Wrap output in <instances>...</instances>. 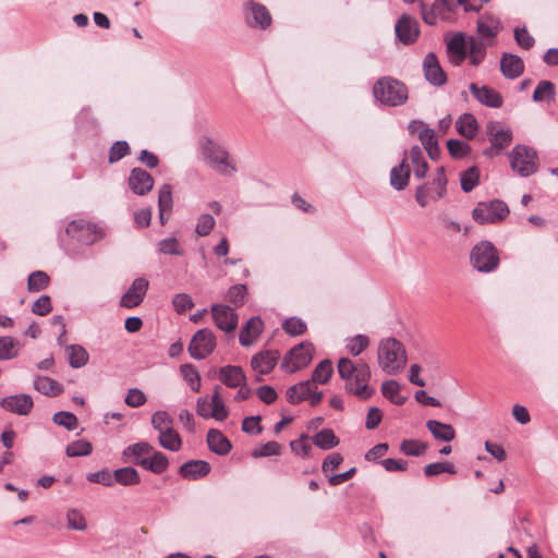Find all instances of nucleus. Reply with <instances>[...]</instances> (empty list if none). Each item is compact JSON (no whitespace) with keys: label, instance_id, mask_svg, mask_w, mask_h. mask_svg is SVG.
Masks as SVG:
<instances>
[{"label":"nucleus","instance_id":"obj_1","mask_svg":"<svg viewBox=\"0 0 558 558\" xmlns=\"http://www.w3.org/2000/svg\"><path fill=\"white\" fill-rule=\"evenodd\" d=\"M337 368L340 378L345 381L344 390L348 393L360 400H368L374 395L375 389L369 386L371 367L365 361L354 363L349 357H341Z\"/></svg>","mask_w":558,"mask_h":558},{"label":"nucleus","instance_id":"obj_2","mask_svg":"<svg viewBox=\"0 0 558 558\" xmlns=\"http://www.w3.org/2000/svg\"><path fill=\"white\" fill-rule=\"evenodd\" d=\"M408 356L404 345L396 338H386L378 344L377 362L381 371L388 375L401 373L407 365Z\"/></svg>","mask_w":558,"mask_h":558},{"label":"nucleus","instance_id":"obj_3","mask_svg":"<svg viewBox=\"0 0 558 558\" xmlns=\"http://www.w3.org/2000/svg\"><path fill=\"white\" fill-rule=\"evenodd\" d=\"M373 95L383 105L398 107L407 101L408 88L400 81L385 76L374 84Z\"/></svg>","mask_w":558,"mask_h":558},{"label":"nucleus","instance_id":"obj_4","mask_svg":"<svg viewBox=\"0 0 558 558\" xmlns=\"http://www.w3.org/2000/svg\"><path fill=\"white\" fill-rule=\"evenodd\" d=\"M511 169L522 178L534 174L538 169V155L533 147L515 145L509 153Z\"/></svg>","mask_w":558,"mask_h":558},{"label":"nucleus","instance_id":"obj_5","mask_svg":"<svg viewBox=\"0 0 558 558\" xmlns=\"http://www.w3.org/2000/svg\"><path fill=\"white\" fill-rule=\"evenodd\" d=\"M201 153L215 171L221 174L235 172V167L229 161L228 151L215 141L203 138L201 141Z\"/></svg>","mask_w":558,"mask_h":558},{"label":"nucleus","instance_id":"obj_6","mask_svg":"<svg viewBox=\"0 0 558 558\" xmlns=\"http://www.w3.org/2000/svg\"><path fill=\"white\" fill-rule=\"evenodd\" d=\"M485 133L490 142V146L484 149V156L493 158L498 156L502 149L507 148L513 138L511 129L499 121H488L485 126Z\"/></svg>","mask_w":558,"mask_h":558},{"label":"nucleus","instance_id":"obj_7","mask_svg":"<svg viewBox=\"0 0 558 558\" xmlns=\"http://www.w3.org/2000/svg\"><path fill=\"white\" fill-rule=\"evenodd\" d=\"M471 265L480 272H490L499 265L498 251L489 241H481L470 253Z\"/></svg>","mask_w":558,"mask_h":558},{"label":"nucleus","instance_id":"obj_8","mask_svg":"<svg viewBox=\"0 0 558 558\" xmlns=\"http://www.w3.org/2000/svg\"><path fill=\"white\" fill-rule=\"evenodd\" d=\"M509 214L507 204L499 199L478 203L472 210L473 219L481 223H495L504 220Z\"/></svg>","mask_w":558,"mask_h":558},{"label":"nucleus","instance_id":"obj_9","mask_svg":"<svg viewBox=\"0 0 558 558\" xmlns=\"http://www.w3.org/2000/svg\"><path fill=\"white\" fill-rule=\"evenodd\" d=\"M314 348L310 342H302L293 347L283 357L281 368L287 373H295L296 371L307 366L313 359Z\"/></svg>","mask_w":558,"mask_h":558},{"label":"nucleus","instance_id":"obj_10","mask_svg":"<svg viewBox=\"0 0 558 558\" xmlns=\"http://www.w3.org/2000/svg\"><path fill=\"white\" fill-rule=\"evenodd\" d=\"M216 348V338L214 332L208 329H199L192 337L189 344V353L195 360H204L210 355Z\"/></svg>","mask_w":558,"mask_h":558},{"label":"nucleus","instance_id":"obj_11","mask_svg":"<svg viewBox=\"0 0 558 558\" xmlns=\"http://www.w3.org/2000/svg\"><path fill=\"white\" fill-rule=\"evenodd\" d=\"M65 231L68 235L85 245H90L102 238V233L96 225L84 220H73Z\"/></svg>","mask_w":558,"mask_h":558},{"label":"nucleus","instance_id":"obj_12","mask_svg":"<svg viewBox=\"0 0 558 558\" xmlns=\"http://www.w3.org/2000/svg\"><path fill=\"white\" fill-rule=\"evenodd\" d=\"M244 17L250 27L260 29L267 28L272 22L268 9L254 1H248L244 4Z\"/></svg>","mask_w":558,"mask_h":558},{"label":"nucleus","instance_id":"obj_13","mask_svg":"<svg viewBox=\"0 0 558 558\" xmlns=\"http://www.w3.org/2000/svg\"><path fill=\"white\" fill-rule=\"evenodd\" d=\"M149 282L144 277L136 278L120 300V305L126 308L138 306L148 290Z\"/></svg>","mask_w":558,"mask_h":558},{"label":"nucleus","instance_id":"obj_14","mask_svg":"<svg viewBox=\"0 0 558 558\" xmlns=\"http://www.w3.org/2000/svg\"><path fill=\"white\" fill-rule=\"evenodd\" d=\"M215 325L225 332L233 331L238 326V314L228 305L215 304L211 306Z\"/></svg>","mask_w":558,"mask_h":558},{"label":"nucleus","instance_id":"obj_15","mask_svg":"<svg viewBox=\"0 0 558 558\" xmlns=\"http://www.w3.org/2000/svg\"><path fill=\"white\" fill-rule=\"evenodd\" d=\"M0 407L17 415H27L32 411L34 402L29 395L19 393L2 398Z\"/></svg>","mask_w":558,"mask_h":558},{"label":"nucleus","instance_id":"obj_16","mask_svg":"<svg viewBox=\"0 0 558 558\" xmlns=\"http://www.w3.org/2000/svg\"><path fill=\"white\" fill-rule=\"evenodd\" d=\"M278 359L279 353L275 350L263 351L252 357L251 366L258 374L256 378L257 381H262V376L269 374L274 369Z\"/></svg>","mask_w":558,"mask_h":558},{"label":"nucleus","instance_id":"obj_17","mask_svg":"<svg viewBox=\"0 0 558 558\" xmlns=\"http://www.w3.org/2000/svg\"><path fill=\"white\" fill-rule=\"evenodd\" d=\"M502 26L498 17L492 14L482 15L477 20V34L478 38L488 43V45H494L495 38L498 33L501 31Z\"/></svg>","mask_w":558,"mask_h":558},{"label":"nucleus","instance_id":"obj_18","mask_svg":"<svg viewBox=\"0 0 558 558\" xmlns=\"http://www.w3.org/2000/svg\"><path fill=\"white\" fill-rule=\"evenodd\" d=\"M397 38L404 45L413 44L420 34L418 23L409 15H402L395 26Z\"/></svg>","mask_w":558,"mask_h":558},{"label":"nucleus","instance_id":"obj_19","mask_svg":"<svg viewBox=\"0 0 558 558\" xmlns=\"http://www.w3.org/2000/svg\"><path fill=\"white\" fill-rule=\"evenodd\" d=\"M425 78L435 86H441L446 83L447 76L440 66L434 52H428L423 61Z\"/></svg>","mask_w":558,"mask_h":558},{"label":"nucleus","instance_id":"obj_20","mask_svg":"<svg viewBox=\"0 0 558 558\" xmlns=\"http://www.w3.org/2000/svg\"><path fill=\"white\" fill-rule=\"evenodd\" d=\"M154 186L153 177L142 168L131 170L129 177V187L136 195H145L151 191Z\"/></svg>","mask_w":558,"mask_h":558},{"label":"nucleus","instance_id":"obj_21","mask_svg":"<svg viewBox=\"0 0 558 558\" xmlns=\"http://www.w3.org/2000/svg\"><path fill=\"white\" fill-rule=\"evenodd\" d=\"M469 88L476 100L486 107L500 108L504 104L501 95L492 87H478L475 83H471Z\"/></svg>","mask_w":558,"mask_h":558},{"label":"nucleus","instance_id":"obj_22","mask_svg":"<svg viewBox=\"0 0 558 558\" xmlns=\"http://www.w3.org/2000/svg\"><path fill=\"white\" fill-rule=\"evenodd\" d=\"M133 462L155 474L163 473L169 466V460L167 456L160 451H156L155 449L149 453V457L143 458L141 460H134Z\"/></svg>","mask_w":558,"mask_h":558},{"label":"nucleus","instance_id":"obj_23","mask_svg":"<svg viewBox=\"0 0 558 558\" xmlns=\"http://www.w3.org/2000/svg\"><path fill=\"white\" fill-rule=\"evenodd\" d=\"M500 71L505 77L513 80L523 73L524 63L520 57L505 52L500 59Z\"/></svg>","mask_w":558,"mask_h":558},{"label":"nucleus","instance_id":"obj_24","mask_svg":"<svg viewBox=\"0 0 558 558\" xmlns=\"http://www.w3.org/2000/svg\"><path fill=\"white\" fill-rule=\"evenodd\" d=\"M218 377L229 388H238L245 384L246 376L241 366L227 365L219 369Z\"/></svg>","mask_w":558,"mask_h":558},{"label":"nucleus","instance_id":"obj_25","mask_svg":"<svg viewBox=\"0 0 558 558\" xmlns=\"http://www.w3.org/2000/svg\"><path fill=\"white\" fill-rule=\"evenodd\" d=\"M264 323L258 316H254L247 320L245 326L242 328L239 341L243 347L252 345L258 336L262 333Z\"/></svg>","mask_w":558,"mask_h":558},{"label":"nucleus","instance_id":"obj_26","mask_svg":"<svg viewBox=\"0 0 558 558\" xmlns=\"http://www.w3.org/2000/svg\"><path fill=\"white\" fill-rule=\"evenodd\" d=\"M210 472V465L204 460H190L180 466L179 473L187 480H197Z\"/></svg>","mask_w":558,"mask_h":558},{"label":"nucleus","instance_id":"obj_27","mask_svg":"<svg viewBox=\"0 0 558 558\" xmlns=\"http://www.w3.org/2000/svg\"><path fill=\"white\" fill-rule=\"evenodd\" d=\"M33 387L36 391L47 397H57L63 392V386L47 376H35Z\"/></svg>","mask_w":558,"mask_h":558},{"label":"nucleus","instance_id":"obj_28","mask_svg":"<svg viewBox=\"0 0 558 558\" xmlns=\"http://www.w3.org/2000/svg\"><path fill=\"white\" fill-rule=\"evenodd\" d=\"M207 444L209 449L219 456L228 454L232 448L230 440L218 429L208 430Z\"/></svg>","mask_w":558,"mask_h":558},{"label":"nucleus","instance_id":"obj_29","mask_svg":"<svg viewBox=\"0 0 558 558\" xmlns=\"http://www.w3.org/2000/svg\"><path fill=\"white\" fill-rule=\"evenodd\" d=\"M410 167L404 157L399 166L393 167L390 171V184L397 191L404 190L409 184Z\"/></svg>","mask_w":558,"mask_h":558},{"label":"nucleus","instance_id":"obj_30","mask_svg":"<svg viewBox=\"0 0 558 558\" xmlns=\"http://www.w3.org/2000/svg\"><path fill=\"white\" fill-rule=\"evenodd\" d=\"M426 427L436 440L449 442L454 439L456 432L450 424L436 420H428Z\"/></svg>","mask_w":558,"mask_h":558},{"label":"nucleus","instance_id":"obj_31","mask_svg":"<svg viewBox=\"0 0 558 558\" xmlns=\"http://www.w3.org/2000/svg\"><path fill=\"white\" fill-rule=\"evenodd\" d=\"M488 46V43L480 38L468 37V56L473 65H478L484 60Z\"/></svg>","mask_w":558,"mask_h":558},{"label":"nucleus","instance_id":"obj_32","mask_svg":"<svg viewBox=\"0 0 558 558\" xmlns=\"http://www.w3.org/2000/svg\"><path fill=\"white\" fill-rule=\"evenodd\" d=\"M313 385L314 384L312 380H306L291 386L287 390L288 401L291 404H296L304 400H307V398L311 396Z\"/></svg>","mask_w":558,"mask_h":558},{"label":"nucleus","instance_id":"obj_33","mask_svg":"<svg viewBox=\"0 0 558 558\" xmlns=\"http://www.w3.org/2000/svg\"><path fill=\"white\" fill-rule=\"evenodd\" d=\"M158 440L159 445L169 451L177 452L182 447V439L173 427L159 433Z\"/></svg>","mask_w":558,"mask_h":558},{"label":"nucleus","instance_id":"obj_34","mask_svg":"<svg viewBox=\"0 0 558 558\" xmlns=\"http://www.w3.org/2000/svg\"><path fill=\"white\" fill-rule=\"evenodd\" d=\"M401 386L398 381L390 379L381 384V393L393 404L402 405L407 401V397L400 395Z\"/></svg>","mask_w":558,"mask_h":558},{"label":"nucleus","instance_id":"obj_35","mask_svg":"<svg viewBox=\"0 0 558 558\" xmlns=\"http://www.w3.org/2000/svg\"><path fill=\"white\" fill-rule=\"evenodd\" d=\"M313 442L323 450H329L339 445V439L332 429L324 428L314 435Z\"/></svg>","mask_w":558,"mask_h":558},{"label":"nucleus","instance_id":"obj_36","mask_svg":"<svg viewBox=\"0 0 558 558\" xmlns=\"http://www.w3.org/2000/svg\"><path fill=\"white\" fill-rule=\"evenodd\" d=\"M66 353L69 364L73 368H81L88 362V353L82 345L71 344L66 347Z\"/></svg>","mask_w":558,"mask_h":558},{"label":"nucleus","instance_id":"obj_37","mask_svg":"<svg viewBox=\"0 0 558 558\" xmlns=\"http://www.w3.org/2000/svg\"><path fill=\"white\" fill-rule=\"evenodd\" d=\"M457 131L466 138H473L477 131L476 119L470 114L464 113L456 122Z\"/></svg>","mask_w":558,"mask_h":558},{"label":"nucleus","instance_id":"obj_38","mask_svg":"<svg viewBox=\"0 0 558 558\" xmlns=\"http://www.w3.org/2000/svg\"><path fill=\"white\" fill-rule=\"evenodd\" d=\"M114 482L123 486H132L140 483L141 477L138 472L132 466L118 469L113 472Z\"/></svg>","mask_w":558,"mask_h":558},{"label":"nucleus","instance_id":"obj_39","mask_svg":"<svg viewBox=\"0 0 558 558\" xmlns=\"http://www.w3.org/2000/svg\"><path fill=\"white\" fill-rule=\"evenodd\" d=\"M556 95V87L549 81H541L533 93V100L535 102H550Z\"/></svg>","mask_w":558,"mask_h":558},{"label":"nucleus","instance_id":"obj_40","mask_svg":"<svg viewBox=\"0 0 558 558\" xmlns=\"http://www.w3.org/2000/svg\"><path fill=\"white\" fill-rule=\"evenodd\" d=\"M153 450H154V447L151 445H149L146 441H140V442L128 446L123 450L122 454H123L125 461H130L131 457H134L135 460H141V459L145 458L144 457L145 454H149L150 452H153Z\"/></svg>","mask_w":558,"mask_h":558},{"label":"nucleus","instance_id":"obj_41","mask_svg":"<svg viewBox=\"0 0 558 558\" xmlns=\"http://www.w3.org/2000/svg\"><path fill=\"white\" fill-rule=\"evenodd\" d=\"M480 183V170L476 167H470L460 174V184L463 192L469 193Z\"/></svg>","mask_w":558,"mask_h":558},{"label":"nucleus","instance_id":"obj_42","mask_svg":"<svg viewBox=\"0 0 558 558\" xmlns=\"http://www.w3.org/2000/svg\"><path fill=\"white\" fill-rule=\"evenodd\" d=\"M333 373L332 364L329 360H323L314 369L311 380L313 384H326Z\"/></svg>","mask_w":558,"mask_h":558},{"label":"nucleus","instance_id":"obj_43","mask_svg":"<svg viewBox=\"0 0 558 558\" xmlns=\"http://www.w3.org/2000/svg\"><path fill=\"white\" fill-rule=\"evenodd\" d=\"M428 449V445L417 439H404L400 445V450L410 457L423 456Z\"/></svg>","mask_w":558,"mask_h":558},{"label":"nucleus","instance_id":"obj_44","mask_svg":"<svg viewBox=\"0 0 558 558\" xmlns=\"http://www.w3.org/2000/svg\"><path fill=\"white\" fill-rule=\"evenodd\" d=\"M220 388L217 386L214 389V393L211 396V412L209 413V417H214L217 421H223L228 416V411L226 409V405L223 401L220 398Z\"/></svg>","mask_w":558,"mask_h":558},{"label":"nucleus","instance_id":"obj_45","mask_svg":"<svg viewBox=\"0 0 558 558\" xmlns=\"http://www.w3.org/2000/svg\"><path fill=\"white\" fill-rule=\"evenodd\" d=\"M66 526L73 531H85L87 529V522L78 509L72 508L66 512Z\"/></svg>","mask_w":558,"mask_h":558},{"label":"nucleus","instance_id":"obj_46","mask_svg":"<svg viewBox=\"0 0 558 558\" xmlns=\"http://www.w3.org/2000/svg\"><path fill=\"white\" fill-rule=\"evenodd\" d=\"M93 451V446L89 441L85 439H78L72 441L66 446L65 452L68 457H85L90 454Z\"/></svg>","mask_w":558,"mask_h":558},{"label":"nucleus","instance_id":"obj_47","mask_svg":"<svg viewBox=\"0 0 558 558\" xmlns=\"http://www.w3.org/2000/svg\"><path fill=\"white\" fill-rule=\"evenodd\" d=\"M447 182L448 181L445 174V169L444 167H439L432 183H428L435 190V195H432L433 201L440 199L445 196L447 191Z\"/></svg>","mask_w":558,"mask_h":558},{"label":"nucleus","instance_id":"obj_48","mask_svg":"<svg viewBox=\"0 0 558 558\" xmlns=\"http://www.w3.org/2000/svg\"><path fill=\"white\" fill-rule=\"evenodd\" d=\"M48 283L49 276L45 271L36 270L28 276L27 289L29 292H38L46 289Z\"/></svg>","mask_w":558,"mask_h":558},{"label":"nucleus","instance_id":"obj_49","mask_svg":"<svg viewBox=\"0 0 558 558\" xmlns=\"http://www.w3.org/2000/svg\"><path fill=\"white\" fill-rule=\"evenodd\" d=\"M181 374L186 383L190 385L191 389L195 392L201 389V376L197 372L196 367L192 364H184L180 367Z\"/></svg>","mask_w":558,"mask_h":558},{"label":"nucleus","instance_id":"obj_50","mask_svg":"<svg viewBox=\"0 0 558 558\" xmlns=\"http://www.w3.org/2000/svg\"><path fill=\"white\" fill-rule=\"evenodd\" d=\"M151 426L158 433L163 432L165 429H170L173 427V418L167 411H156L151 415Z\"/></svg>","mask_w":558,"mask_h":558},{"label":"nucleus","instance_id":"obj_51","mask_svg":"<svg viewBox=\"0 0 558 558\" xmlns=\"http://www.w3.org/2000/svg\"><path fill=\"white\" fill-rule=\"evenodd\" d=\"M158 251L165 255H183V248L177 238H166L159 241Z\"/></svg>","mask_w":558,"mask_h":558},{"label":"nucleus","instance_id":"obj_52","mask_svg":"<svg viewBox=\"0 0 558 558\" xmlns=\"http://www.w3.org/2000/svg\"><path fill=\"white\" fill-rule=\"evenodd\" d=\"M456 468L450 462L429 463L424 468V474L427 477L436 476L441 473L456 474Z\"/></svg>","mask_w":558,"mask_h":558},{"label":"nucleus","instance_id":"obj_53","mask_svg":"<svg viewBox=\"0 0 558 558\" xmlns=\"http://www.w3.org/2000/svg\"><path fill=\"white\" fill-rule=\"evenodd\" d=\"M369 345V338L365 335H356L348 340L347 349L353 356L360 355Z\"/></svg>","mask_w":558,"mask_h":558},{"label":"nucleus","instance_id":"obj_54","mask_svg":"<svg viewBox=\"0 0 558 558\" xmlns=\"http://www.w3.org/2000/svg\"><path fill=\"white\" fill-rule=\"evenodd\" d=\"M52 421L54 424L63 426L68 430H74L77 427V417L68 411L57 412L53 415Z\"/></svg>","mask_w":558,"mask_h":558},{"label":"nucleus","instance_id":"obj_55","mask_svg":"<svg viewBox=\"0 0 558 558\" xmlns=\"http://www.w3.org/2000/svg\"><path fill=\"white\" fill-rule=\"evenodd\" d=\"M447 52L468 54V37H465L462 33L456 34L447 43Z\"/></svg>","mask_w":558,"mask_h":558},{"label":"nucleus","instance_id":"obj_56","mask_svg":"<svg viewBox=\"0 0 558 558\" xmlns=\"http://www.w3.org/2000/svg\"><path fill=\"white\" fill-rule=\"evenodd\" d=\"M215 225H216V220H215V218L211 215H209V214H202L197 218V222H196V227H195V232L199 236H206V235H208L213 231Z\"/></svg>","mask_w":558,"mask_h":558},{"label":"nucleus","instance_id":"obj_57","mask_svg":"<svg viewBox=\"0 0 558 558\" xmlns=\"http://www.w3.org/2000/svg\"><path fill=\"white\" fill-rule=\"evenodd\" d=\"M17 342L12 337H0V360H11L17 355Z\"/></svg>","mask_w":558,"mask_h":558},{"label":"nucleus","instance_id":"obj_58","mask_svg":"<svg viewBox=\"0 0 558 558\" xmlns=\"http://www.w3.org/2000/svg\"><path fill=\"white\" fill-rule=\"evenodd\" d=\"M130 154V146L125 141H118L112 144L109 150V162L114 163Z\"/></svg>","mask_w":558,"mask_h":558},{"label":"nucleus","instance_id":"obj_59","mask_svg":"<svg viewBox=\"0 0 558 558\" xmlns=\"http://www.w3.org/2000/svg\"><path fill=\"white\" fill-rule=\"evenodd\" d=\"M447 148H448L449 154L453 158H463L471 150L469 144H466L460 140H453V138L449 140L447 142Z\"/></svg>","mask_w":558,"mask_h":558},{"label":"nucleus","instance_id":"obj_60","mask_svg":"<svg viewBox=\"0 0 558 558\" xmlns=\"http://www.w3.org/2000/svg\"><path fill=\"white\" fill-rule=\"evenodd\" d=\"M172 204V187L170 184L166 183L159 189L158 209L171 211Z\"/></svg>","mask_w":558,"mask_h":558},{"label":"nucleus","instance_id":"obj_61","mask_svg":"<svg viewBox=\"0 0 558 558\" xmlns=\"http://www.w3.org/2000/svg\"><path fill=\"white\" fill-rule=\"evenodd\" d=\"M87 480L90 483H98L107 487L112 486L114 483L113 473L106 469L87 474Z\"/></svg>","mask_w":558,"mask_h":558},{"label":"nucleus","instance_id":"obj_62","mask_svg":"<svg viewBox=\"0 0 558 558\" xmlns=\"http://www.w3.org/2000/svg\"><path fill=\"white\" fill-rule=\"evenodd\" d=\"M281 453V446L277 441H268L263 445L259 449H255L252 452L254 458H264L270 456H279Z\"/></svg>","mask_w":558,"mask_h":558},{"label":"nucleus","instance_id":"obj_63","mask_svg":"<svg viewBox=\"0 0 558 558\" xmlns=\"http://www.w3.org/2000/svg\"><path fill=\"white\" fill-rule=\"evenodd\" d=\"M282 328L291 336H299L306 330V324L300 318L291 317L283 323Z\"/></svg>","mask_w":558,"mask_h":558},{"label":"nucleus","instance_id":"obj_64","mask_svg":"<svg viewBox=\"0 0 558 558\" xmlns=\"http://www.w3.org/2000/svg\"><path fill=\"white\" fill-rule=\"evenodd\" d=\"M245 294L246 287L244 284H235L228 290L227 300L235 306H241L244 303Z\"/></svg>","mask_w":558,"mask_h":558}]
</instances>
